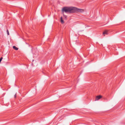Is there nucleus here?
I'll return each instance as SVG.
<instances>
[{
	"instance_id": "obj_1",
	"label": "nucleus",
	"mask_w": 125,
	"mask_h": 125,
	"mask_svg": "<svg viewBox=\"0 0 125 125\" xmlns=\"http://www.w3.org/2000/svg\"><path fill=\"white\" fill-rule=\"evenodd\" d=\"M84 11L83 9L72 7H64L62 9V11L66 13H72L76 12H82Z\"/></svg>"
},
{
	"instance_id": "obj_2",
	"label": "nucleus",
	"mask_w": 125,
	"mask_h": 125,
	"mask_svg": "<svg viewBox=\"0 0 125 125\" xmlns=\"http://www.w3.org/2000/svg\"><path fill=\"white\" fill-rule=\"evenodd\" d=\"M102 97V96L101 95H99L97 96L95 99V101H96L97 100H98L99 99H101Z\"/></svg>"
},
{
	"instance_id": "obj_3",
	"label": "nucleus",
	"mask_w": 125,
	"mask_h": 125,
	"mask_svg": "<svg viewBox=\"0 0 125 125\" xmlns=\"http://www.w3.org/2000/svg\"><path fill=\"white\" fill-rule=\"evenodd\" d=\"M108 31L107 30H106L105 31H104L103 33V35H104V36H105L104 34H108Z\"/></svg>"
},
{
	"instance_id": "obj_4",
	"label": "nucleus",
	"mask_w": 125,
	"mask_h": 125,
	"mask_svg": "<svg viewBox=\"0 0 125 125\" xmlns=\"http://www.w3.org/2000/svg\"><path fill=\"white\" fill-rule=\"evenodd\" d=\"M60 19H61V22L63 24V23H64V22L63 20H62V17H61Z\"/></svg>"
},
{
	"instance_id": "obj_5",
	"label": "nucleus",
	"mask_w": 125,
	"mask_h": 125,
	"mask_svg": "<svg viewBox=\"0 0 125 125\" xmlns=\"http://www.w3.org/2000/svg\"><path fill=\"white\" fill-rule=\"evenodd\" d=\"M13 49L16 50H17L18 49V48L15 46H13Z\"/></svg>"
},
{
	"instance_id": "obj_6",
	"label": "nucleus",
	"mask_w": 125,
	"mask_h": 125,
	"mask_svg": "<svg viewBox=\"0 0 125 125\" xmlns=\"http://www.w3.org/2000/svg\"><path fill=\"white\" fill-rule=\"evenodd\" d=\"M7 34L8 35H9V31L8 30H7Z\"/></svg>"
},
{
	"instance_id": "obj_7",
	"label": "nucleus",
	"mask_w": 125,
	"mask_h": 125,
	"mask_svg": "<svg viewBox=\"0 0 125 125\" xmlns=\"http://www.w3.org/2000/svg\"><path fill=\"white\" fill-rule=\"evenodd\" d=\"M63 16L66 19L67 18V16L66 15H63Z\"/></svg>"
},
{
	"instance_id": "obj_8",
	"label": "nucleus",
	"mask_w": 125,
	"mask_h": 125,
	"mask_svg": "<svg viewBox=\"0 0 125 125\" xmlns=\"http://www.w3.org/2000/svg\"><path fill=\"white\" fill-rule=\"evenodd\" d=\"M16 94H15V95H14V97L16 98Z\"/></svg>"
}]
</instances>
